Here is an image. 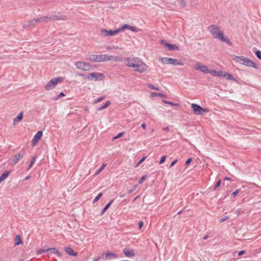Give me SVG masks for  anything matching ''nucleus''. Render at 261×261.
<instances>
[{
    "label": "nucleus",
    "mask_w": 261,
    "mask_h": 261,
    "mask_svg": "<svg viewBox=\"0 0 261 261\" xmlns=\"http://www.w3.org/2000/svg\"><path fill=\"white\" fill-rule=\"evenodd\" d=\"M15 245H18L22 243L20 237L18 235L16 236L15 240Z\"/></svg>",
    "instance_id": "28"
},
{
    "label": "nucleus",
    "mask_w": 261,
    "mask_h": 261,
    "mask_svg": "<svg viewBox=\"0 0 261 261\" xmlns=\"http://www.w3.org/2000/svg\"><path fill=\"white\" fill-rule=\"evenodd\" d=\"M194 68L196 70L200 71L205 73H208L209 69L206 65H203L199 62H197L194 66Z\"/></svg>",
    "instance_id": "11"
},
{
    "label": "nucleus",
    "mask_w": 261,
    "mask_h": 261,
    "mask_svg": "<svg viewBox=\"0 0 261 261\" xmlns=\"http://www.w3.org/2000/svg\"><path fill=\"white\" fill-rule=\"evenodd\" d=\"M77 75L79 76H85V74H83V73H79Z\"/></svg>",
    "instance_id": "61"
},
{
    "label": "nucleus",
    "mask_w": 261,
    "mask_h": 261,
    "mask_svg": "<svg viewBox=\"0 0 261 261\" xmlns=\"http://www.w3.org/2000/svg\"><path fill=\"white\" fill-rule=\"evenodd\" d=\"M151 96L152 97H154V96H160L161 97H166V95L163 94V93H155V92H152L151 93Z\"/></svg>",
    "instance_id": "27"
},
{
    "label": "nucleus",
    "mask_w": 261,
    "mask_h": 261,
    "mask_svg": "<svg viewBox=\"0 0 261 261\" xmlns=\"http://www.w3.org/2000/svg\"><path fill=\"white\" fill-rule=\"evenodd\" d=\"M192 161V158H189V159H188L186 161L185 165H189V164L191 163V161Z\"/></svg>",
    "instance_id": "48"
},
{
    "label": "nucleus",
    "mask_w": 261,
    "mask_h": 261,
    "mask_svg": "<svg viewBox=\"0 0 261 261\" xmlns=\"http://www.w3.org/2000/svg\"><path fill=\"white\" fill-rule=\"evenodd\" d=\"M223 77L227 80H229L233 81L234 82H237V80L233 77V76H232V74L228 73L226 71H224V72Z\"/></svg>",
    "instance_id": "23"
},
{
    "label": "nucleus",
    "mask_w": 261,
    "mask_h": 261,
    "mask_svg": "<svg viewBox=\"0 0 261 261\" xmlns=\"http://www.w3.org/2000/svg\"><path fill=\"white\" fill-rule=\"evenodd\" d=\"M120 61V58L117 56H108L106 55V61Z\"/></svg>",
    "instance_id": "24"
},
{
    "label": "nucleus",
    "mask_w": 261,
    "mask_h": 261,
    "mask_svg": "<svg viewBox=\"0 0 261 261\" xmlns=\"http://www.w3.org/2000/svg\"><path fill=\"white\" fill-rule=\"evenodd\" d=\"M239 190H236L235 191H234L232 194H231V197H234L237 196V195L239 193Z\"/></svg>",
    "instance_id": "45"
},
{
    "label": "nucleus",
    "mask_w": 261,
    "mask_h": 261,
    "mask_svg": "<svg viewBox=\"0 0 261 261\" xmlns=\"http://www.w3.org/2000/svg\"><path fill=\"white\" fill-rule=\"evenodd\" d=\"M129 27H130L129 25L126 24H124V25H123L121 28H119L118 29V30H120V32H121L125 29L129 30Z\"/></svg>",
    "instance_id": "31"
},
{
    "label": "nucleus",
    "mask_w": 261,
    "mask_h": 261,
    "mask_svg": "<svg viewBox=\"0 0 261 261\" xmlns=\"http://www.w3.org/2000/svg\"><path fill=\"white\" fill-rule=\"evenodd\" d=\"M110 104H111L110 101H109V100L107 101L103 106H102L97 109V111H102L103 109H106L107 107H108L110 105Z\"/></svg>",
    "instance_id": "26"
},
{
    "label": "nucleus",
    "mask_w": 261,
    "mask_h": 261,
    "mask_svg": "<svg viewBox=\"0 0 261 261\" xmlns=\"http://www.w3.org/2000/svg\"><path fill=\"white\" fill-rule=\"evenodd\" d=\"M89 60L93 62H105L106 61V55H92L89 57Z\"/></svg>",
    "instance_id": "9"
},
{
    "label": "nucleus",
    "mask_w": 261,
    "mask_h": 261,
    "mask_svg": "<svg viewBox=\"0 0 261 261\" xmlns=\"http://www.w3.org/2000/svg\"><path fill=\"white\" fill-rule=\"evenodd\" d=\"M161 60L164 64L173 65H184V63L182 62L178 61L177 59L171 58L163 57L161 59Z\"/></svg>",
    "instance_id": "4"
},
{
    "label": "nucleus",
    "mask_w": 261,
    "mask_h": 261,
    "mask_svg": "<svg viewBox=\"0 0 261 261\" xmlns=\"http://www.w3.org/2000/svg\"><path fill=\"white\" fill-rule=\"evenodd\" d=\"M208 31L211 32L213 37L220 40L222 42H225L229 46H232V43L230 40L225 37L223 32L221 31L219 27L216 24H212L208 27Z\"/></svg>",
    "instance_id": "2"
},
{
    "label": "nucleus",
    "mask_w": 261,
    "mask_h": 261,
    "mask_svg": "<svg viewBox=\"0 0 261 261\" xmlns=\"http://www.w3.org/2000/svg\"><path fill=\"white\" fill-rule=\"evenodd\" d=\"M166 159V155L162 156L160 159V161L159 164H162L163 163H164Z\"/></svg>",
    "instance_id": "39"
},
{
    "label": "nucleus",
    "mask_w": 261,
    "mask_h": 261,
    "mask_svg": "<svg viewBox=\"0 0 261 261\" xmlns=\"http://www.w3.org/2000/svg\"><path fill=\"white\" fill-rule=\"evenodd\" d=\"M129 30H130V31H132V32H137L138 31L137 28L135 27H133V26H130Z\"/></svg>",
    "instance_id": "43"
},
{
    "label": "nucleus",
    "mask_w": 261,
    "mask_h": 261,
    "mask_svg": "<svg viewBox=\"0 0 261 261\" xmlns=\"http://www.w3.org/2000/svg\"><path fill=\"white\" fill-rule=\"evenodd\" d=\"M100 258H102L101 256H97V257H94L93 259V261H98Z\"/></svg>",
    "instance_id": "51"
},
{
    "label": "nucleus",
    "mask_w": 261,
    "mask_h": 261,
    "mask_svg": "<svg viewBox=\"0 0 261 261\" xmlns=\"http://www.w3.org/2000/svg\"><path fill=\"white\" fill-rule=\"evenodd\" d=\"M49 18L48 22L50 20H65L66 19V16L65 15H52L51 16H48Z\"/></svg>",
    "instance_id": "19"
},
{
    "label": "nucleus",
    "mask_w": 261,
    "mask_h": 261,
    "mask_svg": "<svg viewBox=\"0 0 261 261\" xmlns=\"http://www.w3.org/2000/svg\"><path fill=\"white\" fill-rule=\"evenodd\" d=\"M123 253L127 257H132L135 256L134 250L133 249L125 248L123 249Z\"/></svg>",
    "instance_id": "16"
},
{
    "label": "nucleus",
    "mask_w": 261,
    "mask_h": 261,
    "mask_svg": "<svg viewBox=\"0 0 261 261\" xmlns=\"http://www.w3.org/2000/svg\"><path fill=\"white\" fill-rule=\"evenodd\" d=\"M101 33L105 36H112L118 34L120 32V30H107L106 29H102L101 31Z\"/></svg>",
    "instance_id": "13"
},
{
    "label": "nucleus",
    "mask_w": 261,
    "mask_h": 261,
    "mask_svg": "<svg viewBox=\"0 0 261 261\" xmlns=\"http://www.w3.org/2000/svg\"><path fill=\"white\" fill-rule=\"evenodd\" d=\"M208 238V236L207 235H206L204 237H203V239L204 240H206L207 238Z\"/></svg>",
    "instance_id": "62"
},
{
    "label": "nucleus",
    "mask_w": 261,
    "mask_h": 261,
    "mask_svg": "<svg viewBox=\"0 0 261 261\" xmlns=\"http://www.w3.org/2000/svg\"><path fill=\"white\" fill-rule=\"evenodd\" d=\"M228 218H229V217L228 216H225L224 217H223V218H221L220 220V222H223L227 220Z\"/></svg>",
    "instance_id": "50"
},
{
    "label": "nucleus",
    "mask_w": 261,
    "mask_h": 261,
    "mask_svg": "<svg viewBox=\"0 0 261 261\" xmlns=\"http://www.w3.org/2000/svg\"><path fill=\"white\" fill-rule=\"evenodd\" d=\"M233 60L241 64L244 65L249 67H253L255 69H258V66L251 59L244 57L243 56H237L233 55Z\"/></svg>",
    "instance_id": "3"
},
{
    "label": "nucleus",
    "mask_w": 261,
    "mask_h": 261,
    "mask_svg": "<svg viewBox=\"0 0 261 261\" xmlns=\"http://www.w3.org/2000/svg\"><path fill=\"white\" fill-rule=\"evenodd\" d=\"M75 65L77 69L84 70L89 71L91 69V65L83 61H77L75 63Z\"/></svg>",
    "instance_id": "6"
},
{
    "label": "nucleus",
    "mask_w": 261,
    "mask_h": 261,
    "mask_svg": "<svg viewBox=\"0 0 261 261\" xmlns=\"http://www.w3.org/2000/svg\"><path fill=\"white\" fill-rule=\"evenodd\" d=\"M62 81V78L61 77L53 79L45 85L44 88L46 90H51L56 87L59 82Z\"/></svg>",
    "instance_id": "5"
},
{
    "label": "nucleus",
    "mask_w": 261,
    "mask_h": 261,
    "mask_svg": "<svg viewBox=\"0 0 261 261\" xmlns=\"http://www.w3.org/2000/svg\"><path fill=\"white\" fill-rule=\"evenodd\" d=\"M35 160H36V156H33L32 158V160H31V162H30L28 167L27 170H29V169H30L32 167L33 164H34V162H35Z\"/></svg>",
    "instance_id": "29"
},
{
    "label": "nucleus",
    "mask_w": 261,
    "mask_h": 261,
    "mask_svg": "<svg viewBox=\"0 0 261 261\" xmlns=\"http://www.w3.org/2000/svg\"><path fill=\"white\" fill-rule=\"evenodd\" d=\"M224 179H225V180H229V179H230V178H229V177H225L224 178Z\"/></svg>",
    "instance_id": "63"
},
{
    "label": "nucleus",
    "mask_w": 261,
    "mask_h": 261,
    "mask_svg": "<svg viewBox=\"0 0 261 261\" xmlns=\"http://www.w3.org/2000/svg\"><path fill=\"white\" fill-rule=\"evenodd\" d=\"M65 252L69 255L76 256L77 255V252H74L73 249L70 247H66L64 248Z\"/></svg>",
    "instance_id": "20"
},
{
    "label": "nucleus",
    "mask_w": 261,
    "mask_h": 261,
    "mask_svg": "<svg viewBox=\"0 0 261 261\" xmlns=\"http://www.w3.org/2000/svg\"><path fill=\"white\" fill-rule=\"evenodd\" d=\"M141 127L143 128V129H145L146 128V124L145 123H143L141 124Z\"/></svg>",
    "instance_id": "59"
},
{
    "label": "nucleus",
    "mask_w": 261,
    "mask_h": 261,
    "mask_svg": "<svg viewBox=\"0 0 261 261\" xmlns=\"http://www.w3.org/2000/svg\"><path fill=\"white\" fill-rule=\"evenodd\" d=\"M161 43L164 44L169 50H178L179 49V47L175 44L165 43L163 40H162Z\"/></svg>",
    "instance_id": "15"
},
{
    "label": "nucleus",
    "mask_w": 261,
    "mask_h": 261,
    "mask_svg": "<svg viewBox=\"0 0 261 261\" xmlns=\"http://www.w3.org/2000/svg\"><path fill=\"white\" fill-rule=\"evenodd\" d=\"M10 172V170H7L3 173V174L0 176V184L7 177H8Z\"/></svg>",
    "instance_id": "21"
},
{
    "label": "nucleus",
    "mask_w": 261,
    "mask_h": 261,
    "mask_svg": "<svg viewBox=\"0 0 261 261\" xmlns=\"http://www.w3.org/2000/svg\"><path fill=\"white\" fill-rule=\"evenodd\" d=\"M119 196L121 197V198H123L125 196V194L123 193H120L119 194Z\"/></svg>",
    "instance_id": "58"
},
{
    "label": "nucleus",
    "mask_w": 261,
    "mask_h": 261,
    "mask_svg": "<svg viewBox=\"0 0 261 261\" xmlns=\"http://www.w3.org/2000/svg\"><path fill=\"white\" fill-rule=\"evenodd\" d=\"M136 188H137V186H134L132 189H130L128 191V193L130 194V193H133L136 190Z\"/></svg>",
    "instance_id": "47"
},
{
    "label": "nucleus",
    "mask_w": 261,
    "mask_h": 261,
    "mask_svg": "<svg viewBox=\"0 0 261 261\" xmlns=\"http://www.w3.org/2000/svg\"><path fill=\"white\" fill-rule=\"evenodd\" d=\"M143 225V222L142 221H140L139 222V228L140 229L142 227Z\"/></svg>",
    "instance_id": "56"
},
{
    "label": "nucleus",
    "mask_w": 261,
    "mask_h": 261,
    "mask_svg": "<svg viewBox=\"0 0 261 261\" xmlns=\"http://www.w3.org/2000/svg\"><path fill=\"white\" fill-rule=\"evenodd\" d=\"M47 252L48 253V251H46V250L43 249V250H39L38 253L41 254V253H42L43 252Z\"/></svg>",
    "instance_id": "54"
},
{
    "label": "nucleus",
    "mask_w": 261,
    "mask_h": 261,
    "mask_svg": "<svg viewBox=\"0 0 261 261\" xmlns=\"http://www.w3.org/2000/svg\"><path fill=\"white\" fill-rule=\"evenodd\" d=\"M112 48H115V49H117L118 48V47H115V46H113V47H111V46H108L107 47V49H111Z\"/></svg>",
    "instance_id": "55"
},
{
    "label": "nucleus",
    "mask_w": 261,
    "mask_h": 261,
    "mask_svg": "<svg viewBox=\"0 0 261 261\" xmlns=\"http://www.w3.org/2000/svg\"><path fill=\"white\" fill-rule=\"evenodd\" d=\"M254 53H255V56L257 57V58L261 60V51H260L259 50H256L254 52Z\"/></svg>",
    "instance_id": "33"
},
{
    "label": "nucleus",
    "mask_w": 261,
    "mask_h": 261,
    "mask_svg": "<svg viewBox=\"0 0 261 261\" xmlns=\"http://www.w3.org/2000/svg\"><path fill=\"white\" fill-rule=\"evenodd\" d=\"M113 201H114V200L112 199L105 205V206L102 209V210L100 213V215H102L105 213V212L109 208V207L110 206V205L113 202Z\"/></svg>",
    "instance_id": "25"
},
{
    "label": "nucleus",
    "mask_w": 261,
    "mask_h": 261,
    "mask_svg": "<svg viewBox=\"0 0 261 261\" xmlns=\"http://www.w3.org/2000/svg\"><path fill=\"white\" fill-rule=\"evenodd\" d=\"M46 251H48V255H49L53 253L57 255L59 257H60L63 256V254L54 247L47 249Z\"/></svg>",
    "instance_id": "17"
},
{
    "label": "nucleus",
    "mask_w": 261,
    "mask_h": 261,
    "mask_svg": "<svg viewBox=\"0 0 261 261\" xmlns=\"http://www.w3.org/2000/svg\"><path fill=\"white\" fill-rule=\"evenodd\" d=\"M146 175L142 176L139 180L138 182L139 184H142L146 177Z\"/></svg>",
    "instance_id": "38"
},
{
    "label": "nucleus",
    "mask_w": 261,
    "mask_h": 261,
    "mask_svg": "<svg viewBox=\"0 0 261 261\" xmlns=\"http://www.w3.org/2000/svg\"><path fill=\"white\" fill-rule=\"evenodd\" d=\"M25 154V150L24 149H22L18 154L14 156V158L13 159V163L14 164L17 163V162L20 160V158L23 156Z\"/></svg>",
    "instance_id": "18"
},
{
    "label": "nucleus",
    "mask_w": 261,
    "mask_h": 261,
    "mask_svg": "<svg viewBox=\"0 0 261 261\" xmlns=\"http://www.w3.org/2000/svg\"><path fill=\"white\" fill-rule=\"evenodd\" d=\"M123 134H124V133H123V132L119 133L116 136L113 137V140H115V139H118V138H120Z\"/></svg>",
    "instance_id": "44"
},
{
    "label": "nucleus",
    "mask_w": 261,
    "mask_h": 261,
    "mask_svg": "<svg viewBox=\"0 0 261 261\" xmlns=\"http://www.w3.org/2000/svg\"><path fill=\"white\" fill-rule=\"evenodd\" d=\"M102 193H99L97 195V196L94 199V200L93 201V203H94L96 201H97L99 199V198L102 196Z\"/></svg>",
    "instance_id": "32"
},
{
    "label": "nucleus",
    "mask_w": 261,
    "mask_h": 261,
    "mask_svg": "<svg viewBox=\"0 0 261 261\" xmlns=\"http://www.w3.org/2000/svg\"><path fill=\"white\" fill-rule=\"evenodd\" d=\"M104 96H100L99 97H98L96 100L95 101V103H98V102H100L101 101H102L103 99H104Z\"/></svg>",
    "instance_id": "46"
},
{
    "label": "nucleus",
    "mask_w": 261,
    "mask_h": 261,
    "mask_svg": "<svg viewBox=\"0 0 261 261\" xmlns=\"http://www.w3.org/2000/svg\"><path fill=\"white\" fill-rule=\"evenodd\" d=\"M221 180H219L216 183V184L215 185V186L214 187V190H216L217 188L219 187L220 186V185H221Z\"/></svg>",
    "instance_id": "36"
},
{
    "label": "nucleus",
    "mask_w": 261,
    "mask_h": 261,
    "mask_svg": "<svg viewBox=\"0 0 261 261\" xmlns=\"http://www.w3.org/2000/svg\"><path fill=\"white\" fill-rule=\"evenodd\" d=\"M65 95L64 93L63 92H61L58 96V98H60L62 96H64Z\"/></svg>",
    "instance_id": "57"
},
{
    "label": "nucleus",
    "mask_w": 261,
    "mask_h": 261,
    "mask_svg": "<svg viewBox=\"0 0 261 261\" xmlns=\"http://www.w3.org/2000/svg\"><path fill=\"white\" fill-rule=\"evenodd\" d=\"M23 112H20L13 120V124L15 125L18 122L20 121L23 118Z\"/></svg>",
    "instance_id": "22"
},
{
    "label": "nucleus",
    "mask_w": 261,
    "mask_h": 261,
    "mask_svg": "<svg viewBox=\"0 0 261 261\" xmlns=\"http://www.w3.org/2000/svg\"><path fill=\"white\" fill-rule=\"evenodd\" d=\"M178 2L181 7H185L186 5V2L184 0H178Z\"/></svg>",
    "instance_id": "35"
},
{
    "label": "nucleus",
    "mask_w": 261,
    "mask_h": 261,
    "mask_svg": "<svg viewBox=\"0 0 261 261\" xmlns=\"http://www.w3.org/2000/svg\"><path fill=\"white\" fill-rule=\"evenodd\" d=\"M163 102L165 103L168 104V105H171V106H177L178 105V103H174L173 102L167 101V100H164Z\"/></svg>",
    "instance_id": "34"
},
{
    "label": "nucleus",
    "mask_w": 261,
    "mask_h": 261,
    "mask_svg": "<svg viewBox=\"0 0 261 261\" xmlns=\"http://www.w3.org/2000/svg\"><path fill=\"white\" fill-rule=\"evenodd\" d=\"M191 108L193 109L194 113L197 115H202L208 111V110L204 109L199 105L196 103H192L191 105Z\"/></svg>",
    "instance_id": "8"
},
{
    "label": "nucleus",
    "mask_w": 261,
    "mask_h": 261,
    "mask_svg": "<svg viewBox=\"0 0 261 261\" xmlns=\"http://www.w3.org/2000/svg\"><path fill=\"white\" fill-rule=\"evenodd\" d=\"M177 162V160L175 159L174 160L170 165L169 167L171 168Z\"/></svg>",
    "instance_id": "49"
},
{
    "label": "nucleus",
    "mask_w": 261,
    "mask_h": 261,
    "mask_svg": "<svg viewBox=\"0 0 261 261\" xmlns=\"http://www.w3.org/2000/svg\"><path fill=\"white\" fill-rule=\"evenodd\" d=\"M106 165H107L106 164H103L102 165V166H101V167L96 170V171L95 172V174L96 175L98 174L103 170V169L106 166Z\"/></svg>",
    "instance_id": "30"
},
{
    "label": "nucleus",
    "mask_w": 261,
    "mask_h": 261,
    "mask_svg": "<svg viewBox=\"0 0 261 261\" xmlns=\"http://www.w3.org/2000/svg\"><path fill=\"white\" fill-rule=\"evenodd\" d=\"M42 136V131H38L35 134L32 141V145L35 146L37 145L38 141L41 139Z\"/></svg>",
    "instance_id": "14"
},
{
    "label": "nucleus",
    "mask_w": 261,
    "mask_h": 261,
    "mask_svg": "<svg viewBox=\"0 0 261 261\" xmlns=\"http://www.w3.org/2000/svg\"><path fill=\"white\" fill-rule=\"evenodd\" d=\"M87 78L90 80H94V81H102L105 79V75L102 73L98 72H93L89 74L87 76Z\"/></svg>",
    "instance_id": "7"
},
{
    "label": "nucleus",
    "mask_w": 261,
    "mask_h": 261,
    "mask_svg": "<svg viewBox=\"0 0 261 261\" xmlns=\"http://www.w3.org/2000/svg\"><path fill=\"white\" fill-rule=\"evenodd\" d=\"M246 253V251L245 250H241V251L239 252L238 255L239 256H241Z\"/></svg>",
    "instance_id": "53"
},
{
    "label": "nucleus",
    "mask_w": 261,
    "mask_h": 261,
    "mask_svg": "<svg viewBox=\"0 0 261 261\" xmlns=\"http://www.w3.org/2000/svg\"><path fill=\"white\" fill-rule=\"evenodd\" d=\"M125 63L128 67L134 69L139 73H143L147 69V65L139 58H127L125 59Z\"/></svg>",
    "instance_id": "1"
},
{
    "label": "nucleus",
    "mask_w": 261,
    "mask_h": 261,
    "mask_svg": "<svg viewBox=\"0 0 261 261\" xmlns=\"http://www.w3.org/2000/svg\"><path fill=\"white\" fill-rule=\"evenodd\" d=\"M224 71H217V76H219V77H223V75H224Z\"/></svg>",
    "instance_id": "42"
},
{
    "label": "nucleus",
    "mask_w": 261,
    "mask_h": 261,
    "mask_svg": "<svg viewBox=\"0 0 261 261\" xmlns=\"http://www.w3.org/2000/svg\"><path fill=\"white\" fill-rule=\"evenodd\" d=\"M49 18H48V16H42L39 18H36L35 19L31 20L29 22V25H35L36 24L41 23L42 22H48Z\"/></svg>",
    "instance_id": "10"
},
{
    "label": "nucleus",
    "mask_w": 261,
    "mask_h": 261,
    "mask_svg": "<svg viewBox=\"0 0 261 261\" xmlns=\"http://www.w3.org/2000/svg\"><path fill=\"white\" fill-rule=\"evenodd\" d=\"M147 158V156H143L137 164L136 165V166H139V165H140L143 162H144L145 161V160H146V159Z\"/></svg>",
    "instance_id": "37"
},
{
    "label": "nucleus",
    "mask_w": 261,
    "mask_h": 261,
    "mask_svg": "<svg viewBox=\"0 0 261 261\" xmlns=\"http://www.w3.org/2000/svg\"><path fill=\"white\" fill-rule=\"evenodd\" d=\"M138 197V196H137L136 198H135V199H134V201H135Z\"/></svg>",
    "instance_id": "64"
},
{
    "label": "nucleus",
    "mask_w": 261,
    "mask_h": 261,
    "mask_svg": "<svg viewBox=\"0 0 261 261\" xmlns=\"http://www.w3.org/2000/svg\"><path fill=\"white\" fill-rule=\"evenodd\" d=\"M163 129H164L165 131H168V130H169V127H164V128H163Z\"/></svg>",
    "instance_id": "60"
},
{
    "label": "nucleus",
    "mask_w": 261,
    "mask_h": 261,
    "mask_svg": "<svg viewBox=\"0 0 261 261\" xmlns=\"http://www.w3.org/2000/svg\"><path fill=\"white\" fill-rule=\"evenodd\" d=\"M208 73H211L212 75L216 76L217 73V71L216 70H210L209 72H208Z\"/></svg>",
    "instance_id": "40"
},
{
    "label": "nucleus",
    "mask_w": 261,
    "mask_h": 261,
    "mask_svg": "<svg viewBox=\"0 0 261 261\" xmlns=\"http://www.w3.org/2000/svg\"><path fill=\"white\" fill-rule=\"evenodd\" d=\"M101 257L103 259L116 258L118 257V254L116 253L111 252L110 251L104 252L102 253Z\"/></svg>",
    "instance_id": "12"
},
{
    "label": "nucleus",
    "mask_w": 261,
    "mask_h": 261,
    "mask_svg": "<svg viewBox=\"0 0 261 261\" xmlns=\"http://www.w3.org/2000/svg\"><path fill=\"white\" fill-rule=\"evenodd\" d=\"M34 26L33 25H29V22L28 24L23 25V29H27L28 27Z\"/></svg>",
    "instance_id": "52"
},
{
    "label": "nucleus",
    "mask_w": 261,
    "mask_h": 261,
    "mask_svg": "<svg viewBox=\"0 0 261 261\" xmlns=\"http://www.w3.org/2000/svg\"><path fill=\"white\" fill-rule=\"evenodd\" d=\"M147 87L152 90H159L158 88L155 87L154 85H152L151 84H148Z\"/></svg>",
    "instance_id": "41"
}]
</instances>
